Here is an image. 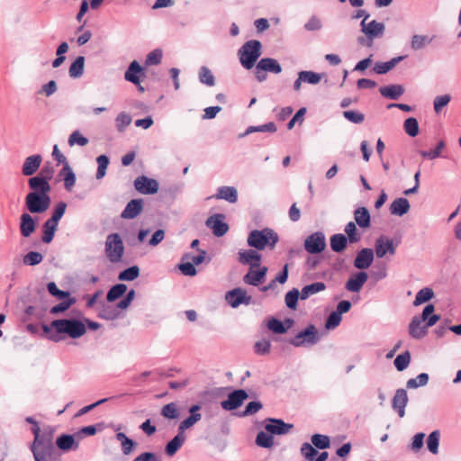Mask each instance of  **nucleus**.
I'll return each instance as SVG.
<instances>
[{
	"label": "nucleus",
	"instance_id": "79ce46f5",
	"mask_svg": "<svg viewBox=\"0 0 461 461\" xmlns=\"http://www.w3.org/2000/svg\"><path fill=\"white\" fill-rule=\"evenodd\" d=\"M127 291V285L124 284H117L111 287L106 295V300L110 303L122 297Z\"/></svg>",
	"mask_w": 461,
	"mask_h": 461
},
{
	"label": "nucleus",
	"instance_id": "412c9836",
	"mask_svg": "<svg viewBox=\"0 0 461 461\" xmlns=\"http://www.w3.org/2000/svg\"><path fill=\"white\" fill-rule=\"evenodd\" d=\"M42 157L39 154L29 156L25 158L22 173L25 176H31L35 174L41 167Z\"/></svg>",
	"mask_w": 461,
	"mask_h": 461
},
{
	"label": "nucleus",
	"instance_id": "a878e982",
	"mask_svg": "<svg viewBox=\"0 0 461 461\" xmlns=\"http://www.w3.org/2000/svg\"><path fill=\"white\" fill-rule=\"evenodd\" d=\"M201 409L200 405H193L189 409L190 416L185 419L179 425L178 430L185 433V430L194 426L196 422H198L202 415L198 412V411Z\"/></svg>",
	"mask_w": 461,
	"mask_h": 461
},
{
	"label": "nucleus",
	"instance_id": "052dcab7",
	"mask_svg": "<svg viewBox=\"0 0 461 461\" xmlns=\"http://www.w3.org/2000/svg\"><path fill=\"white\" fill-rule=\"evenodd\" d=\"M66 300L62 301L59 304L53 306L50 312L51 314H59L61 312H66L71 305H73L76 303V299L72 297L65 298Z\"/></svg>",
	"mask_w": 461,
	"mask_h": 461
},
{
	"label": "nucleus",
	"instance_id": "603ef678",
	"mask_svg": "<svg viewBox=\"0 0 461 461\" xmlns=\"http://www.w3.org/2000/svg\"><path fill=\"white\" fill-rule=\"evenodd\" d=\"M347 239L350 243H356L360 240L361 233L357 230L355 222L349 221L345 227Z\"/></svg>",
	"mask_w": 461,
	"mask_h": 461
},
{
	"label": "nucleus",
	"instance_id": "a211bd4d",
	"mask_svg": "<svg viewBox=\"0 0 461 461\" xmlns=\"http://www.w3.org/2000/svg\"><path fill=\"white\" fill-rule=\"evenodd\" d=\"M374 255L372 249H362L354 259V267L359 270L368 268L374 261Z\"/></svg>",
	"mask_w": 461,
	"mask_h": 461
},
{
	"label": "nucleus",
	"instance_id": "dca6fc26",
	"mask_svg": "<svg viewBox=\"0 0 461 461\" xmlns=\"http://www.w3.org/2000/svg\"><path fill=\"white\" fill-rule=\"evenodd\" d=\"M368 279L367 273L364 271L357 272L349 276L345 284L347 291L351 293H358Z\"/></svg>",
	"mask_w": 461,
	"mask_h": 461
},
{
	"label": "nucleus",
	"instance_id": "774afa93",
	"mask_svg": "<svg viewBox=\"0 0 461 461\" xmlns=\"http://www.w3.org/2000/svg\"><path fill=\"white\" fill-rule=\"evenodd\" d=\"M343 116L348 121H349L353 123H356V124H359V123L363 122L365 120V115L358 111H353V110L344 111Z\"/></svg>",
	"mask_w": 461,
	"mask_h": 461
},
{
	"label": "nucleus",
	"instance_id": "58836bf2",
	"mask_svg": "<svg viewBox=\"0 0 461 461\" xmlns=\"http://www.w3.org/2000/svg\"><path fill=\"white\" fill-rule=\"evenodd\" d=\"M116 439L121 442L122 451L125 456L130 455L136 446V443L123 432H117Z\"/></svg>",
	"mask_w": 461,
	"mask_h": 461
},
{
	"label": "nucleus",
	"instance_id": "6ab92c4d",
	"mask_svg": "<svg viewBox=\"0 0 461 461\" xmlns=\"http://www.w3.org/2000/svg\"><path fill=\"white\" fill-rule=\"evenodd\" d=\"M268 423L265 425L266 431L272 435H285L287 434L293 428L292 424L285 423L279 419H268Z\"/></svg>",
	"mask_w": 461,
	"mask_h": 461
},
{
	"label": "nucleus",
	"instance_id": "2f4dec72",
	"mask_svg": "<svg viewBox=\"0 0 461 461\" xmlns=\"http://www.w3.org/2000/svg\"><path fill=\"white\" fill-rule=\"evenodd\" d=\"M185 441V433L178 430V433L176 436H175L166 446V453L172 456H174L177 450L182 447V445Z\"/></svg>",
	"mask_w": 461,
	"mask_h": 461
},
{
	"label": "nucleus",
	"instance_id": "4468645a",
	"mask_svg": "<svg viewBox=\"0 0 461 461\" xmlns=\"http://www.w3.org/2000/svg\"><path fill=\"white\" fill-rule=\"evenodd\" d=\"M134 187L140 194H154L158 191V183L155 179L140 176L134 180Z\"/></svg>",
	"mask_w": 461,
	"mask_h": 461
},
{
	"label": "nucleus",
	"instance_id": "5701e85b",
	"mask_svg": "<svg viewBox=\"0 0 461 461\" xmlns=\"http://www.w3.org/2000/svg\"><path fill=\"white\" fill-rule=\"evenodd\" d=\"M36 230V222L30 213H23L20 217V231L23 238H29Z\"/></svg>",
	"mask_w": 461,
	"mask_h": 461
},
{
	"label": "nucleus",
	"instance_id": "4be33fe9",
	"mask_svg": "<svg viewBox=\"0 0 461 461\" xmlns=\"http://www.w3.org/2000/svg\"><path fill=\"white\" fill-rule=\"evenodd\" d=\"M143 210L142 199H132L125 206L121 213L122 219L131 220L136 218Z\"/></svg>",
	"mask_w": 461,
	"mask_h": 461
},
{
	"label": "nucleus",
	"instance_id": "a19ab883",
	"mask_svg": "<svg viewBox=\"0 0 461 461\" xmlns=\"http://www.w3.org/2000/svg\"><path fill=\"white\" fill-rule=\"evenodd\" d=\"M433 41V37L427 35L414 34L411 40V48L413 50H420L429 45Z\"/></svg>",
	"mask_w": 461,
	"mask_h": 461
},
{
	"label": "nucleus",
	"instance_id": "4c0bfd02",
	"mask_svg": "<svg viewBox=\"0 0 461 461\" xmlns=\"http://www.w3.org/2000/svg\"><path fill=\"white\" fill-rule=\"evenodd\" d=\"M84 67L85 58L83 56H78L69 67V77L72 78L80 77L84 73Z\"/></svg>",
	"mask_w": 461,
	"mask_h": 461
},
{
	"label": "nucleus",
	"instance_id": "864d4df0",
	"mask_svg": "<svg viewBox=\"0 0 461 461\" xmlns=\"http://www.w3.org/2000/svg\"><path fill=\"white\" fill-rule=\"evenodd\" d=\"M312 445L320 449L330 447V439L328 436L322 434H314L311 438Z\"/></svg>",
	"mask_w": 461,
	"mask_h": 461
},
{
	"label": "nucleus",
	"instance_id": "f3484780",
	"mask_svg": "<svg viewBox=\"0 0 461 461\" xmlns=\"http://www.w3.org/2000/svg\"><path fill=\"white\" fill-rule=\"evenodd\" d=\"M253 268L250 267L249 272L243 276V282L246 285L258 286L264 282L268 269L267 267H260L258 270Z\"/></svg>",
	"mask_w": 461,
	"mask_h": 461
},
{
	"label": "nucleus",
	"instance_id": "13d9d810",
	"mask_svg": "<svg viewBox=\"0 0 461 461\" xmlns=\"http://www.w3.org/2000/svg\"><path fill=\"white\" fill-rule=\"evenodd\" d=\"M300 297V292L296 288H293L285 296V302L289 309L295 310L297 302Z\"/></svg>",
	"mask_w": 461,
	"mask_h": 461
},
{
	"label": "nucleus",
	"instance_id": "0eeeda50",
	"mask_svg": "<svg viewBox=\"0 0 461 461\" xmlns=\"http://www.w3.org/2000/svg\"><path fill=\"white\" fill-rule=\"evenodd\" d=\"M125 252V247L122 237L118 233L107 235L104 241V253L107 259L117 264L122 262Z\"/></svg>",
	"mask_w": 461,
	"mask_h": 461
},
{
	"label": "nucleus",
	"instance_id": "69168bd1",
	"mask_svg": "<svg viewBox=\"0 0 461 461\" xmlns=\"http://www.w3.org/2000/svg\"><path fill=\"white\" fill-rule=\"evenodd\" d=\"M301 454L306 460L313 461L318 451L314 448L313 445L305 442L301 447Z\"/></svg>",
	"mask_w": 461,
	"mask_h": 461
},
{
	"label": "nucleus",
	"instance_id": "4d7b16f0",
	"mask_svg": "<svg viewBox=\"0 0 461 461\" xmlns=\"http://www.w3.org/2000/svg\"><path fill=\"white\" fill-rule=\"evenodd\" d=\"M89 142L88 139L83 136L79 131H74L68 137V143L70 147L79 145L84 147Z\"/></svg>",
	"mask_w": 461,
	"mask_h": 461
},
{
	"label": "nucleus",
	"instance_id": "bb28decb",
	"mask_svg": "<svg viewBox=\"0 0 461 461\" xmlns=\"http://www.w3.org/2000/svg\"><path fill=\"white\" fill-rule=\"evenodd\" d=\"M257 68L264 69L265 72L279 74L282 72V67L279 62L272 58H263L257 64Z\"/></svg>",
	"mask_w": 461,
	"mask_h": 461
},
{
	"label": "nucleus",
	"instance_id": "1a4fd4ad",
	"mask_svg": "<svg viewBox=\"0 0 461 461\" xmlns=\"http://www.w3.org/2000/svg\"><path fill=\"white\" fill-rule=\"evenodd\" d=\"M320 340L319 331L317 328L311 324L304 330L299 331L289 343L296 348L313 346Z\"/></svg>",
	"mask_w": 461,
	"mask_h": 461
},
{
	"label": "nucleus",
	"instance_id": "b1692460",
	"mask_svg": "<svg viewBox=\"0 0 461 461\" xmlns=\"http://www.w3.org/2000/svg\"><path fill=\"white\" fill-rule=\"evenodd\" d=\"M260 260L261 255L258 254L256 250L248 249L240 250L239 252V261L243 265L250 264V267H259Z\"/></svg>",
	"mask_w": 461,
	"mask_h": 461
},
{
	"label": "nucleus",
	"instance_id": "5fc2aeb1",
	"mask_svg": "<svg viewBox=\"0 0 461 461\" xmlns=\"http://www.w3.org/2000/svg\"><path fill=\"white\" fill-rule=\"evenodd\" d=\"M428 382L429 375L426 373H421L417 377L409 379L406 383V386L409 389H415L420 386L426 385Z\"/></svg>",
	"mask_w": 461,
	"mask_h": 461
},
{
	"label": "nucleus",
	"instance_id": "7c9ffc66",
	"mask_svg": "<svg viewBox=\"0 0 461 461\" xmlns=\"http://www.w3.org/2000/svg\"><path fill=\"white\" fill-rule=\"evenodd\" d=\"M57 447L63 451H69L71 449H77L78 443L75 441L72 435L63 434L57 438Z\"/></svg>",
	"mask_w": 461,
	"mask_h": 461
},
{
	"label": "nucleus",
	"instance_id": "a18cd8bd",
	"mask_svg": "<svg viewBox=\"0 0 461 461\" xmlns=\"http://www.w3.org/2000/svg\"><path fill=\"white\" fill-rule=\"evenodd\" d=\"M286 322L289 323L288 327H285L281 321L276 318H272L267 321V328L276 334H285L292 324L293 321L287 320Z\"/></svg>",
	"mask_w": 461,
	"mask_h": 461
},
{
	"label": "nucleus",
	"instance_id": "c03bdc74",
	"mask_svg": "<svg viewBox=\"0 0 461 461\" xmlns=\"http://www.w3.org/2000/svg\"><path fill=\"white\" fill-rule=\"evenodd\" d=\"M439 438V430L432 431L427 438V447L433 455H437L438 453Z\"/></svg>",
	"mask_w": 461,
	"mask_h": 461
},
{
	"label": "nucleus",
	"instance_id": "423d86ee",
	"mask_svg": "<svg viewBox=\"0 0 461 461\" xmlns=\"http://www.w3.org/2000/svg\"><path fill=\"white\" fill-rule=\"evenodd\" d=\"M261 42L258 40L246 41L238 51L240 62L246 69H251L261 55Z\"/></svg>",
	"mask_w": 461,
	"mask_h": 461
},
{
	"label": "nucleus",
	"instance_id": "f03ea898",
	"mask_svg": "<svg viewBox=\"0 0 461 461\" xmlns=\"http://www.w3.org/2000/svg\"><path fill=\"white\" fill-rule=\"evenodd\" d=\"M435 307L427 304L421 315H415L409 323V335L415 339H421L428 334V329L434 326L440 319L438 314H433Z\"/></svg>",
	"mask_w": 461,
	"mask_h": 461
},
{
	"label": "nucleus",
	"instance_id": "e433bc0d",
	"mask_svg": "<svg viewBox=\"0 0 461 461\" xmlns=\"http://www.w3.org/2000/svg\"><path fill=\"white\" fill-rule=\"evenodd\" d=\"M60 176L63 177L65 188L70 191L75 185L76 175L68 163H66V167L61 169Z\"/></svg>",
	"mask_w": 461,
	"mask_h": 461
},
{
	"label": "nucleus",
	"instance_id": "c85d7f7f",
	"mask_svg": "<svg viewBox=\"0 0 461 461\" xmlns=\"http://www.w3.org/2000/svg\"><path fill=\"white\" fill-rule=\"evenodd\" d=\"M379 91L384 97L392 100H397L401 95H403L404 88L401 85H389L382 86Z\"/></svg>",
	"mask_w": 461,
	"mask_h": 461
},
{
	"label": "nucleus",
	"instance_id": "f257e3e1",
	"mask_svg": "<svg viewBox=\"0 0 461 461\" xmlns=\"http://www.w3.org/2000/svg\"><path fill=\"white\" fill-rule=\"evenodd\" d=\"M51 176L46 174L45 169H42L38 176L29 178L28 185L32 192L25 196V206L30 213H43L50 208L51 187L49 180Z\"/></svg>",
	"mask_w": 461,
	"mask_h": 461
},
{
	"label": "nucleus",
	"instance_id": "9b49d317",
	"mask_svg": "<svg viewBox=\"0 0 461 461\" xmlns=\"http://www.w3.org/2000/svg\"><path fill=\"white\" fill-rule=\"evenodd\" d=\"M396 249L393 240L386 236H380L375 241V250L377 258H383L386 255L393 256Z\"/></svg>",
	"mask_w": 461,
	"mask_h": 461
},
{
	"label": "nucleus",
	"instance_id": "20e7f679",
	"mask_svg": "<svg viewBox=\"0 0 461 461\" xmlns=\"http://www.w3.org/2000/svg\"><path fill=\"white\" fill-rule=\"evenodd\" d=\"M279 240L278 234L270 228L254 230L249 233L247 243L249 247L258 250L269 249L273 250Z\"/></svg>",
	"mask_w": 461,
	"mask_h": 461
},
{
	"label": "nucleus",
	"instance_id": "bf43d9fd",
	"mask_svg": "<svg viewBox=\"0 0 461 461\" xmlns=\"http://www.w3.org/2000/svg\"><path fill=\"white\" fill-rule=\"evenodd\" d=\"M300 79L303 80V83L311 85H317L321 79V75L313 71H301Z\"/></svg>",
	"mask_w": 461,
	"mask_h": 461
},
{
	"label": "nucleus",
	"instance_id": "09e8293b",
	"mask_svg": "<svg viewBox=\"0 0 461 461\" xmlns=\"http://www.w3.org/2000/svg\"><path fill=\"white\" fill-rule=\"evenodd\" d=\"M131 116L125 113H120L115 118V126L118 131L123 132L125 129L131 123Z\"/></svg>",
	"mask_w": 461,
	"mask_h": 461
},
{
	"label": "nucleus",
	"instance_id": "9d476101",
	"mask_svg": "<svg viewBox=\"0 0 461 461\" xmlns=\"http://www.w3.org/2000/svg\"><path fill=\"white\" fill-rule=\"evenodd\" d=\"M304 249L310 254L321 253L326 248L325 235L321 231H316L304 240Z\"/></svg>",
	"mask_w": 461,
	"mask_h": 461
},
{
	"label": "nucleus",
	"instance_id": "f8f14e48",
	"mask_svg": "<svg viewBox=\"0 0 461 461\" xmlns=\"http://www.w3.org/2000/svg\"><path fill=\"white\" fill-rule=\"evenodd\" d=\"M225 299L232 308H237L240 304L249 305L252 300L251 296L248 295L247 292L240 287L229 291L225 295Z\"/></svg>",
	"mask_w": 461,
	"mask_h": 461
},
{
	"label": "nucleus",
	"instance_id": "ea45409f",
	"mask_svg": "<svg viewBox=\"0 0 461 461\" xmlns=\"http://www.w3.org/2000/svg\"><path fill=\"white\" fill-rule=\"evenodd\" d=\"M57 228L58 223L52 221L50 219L43 223L42 241L44 243H50L53 240Z\"/></svg>",
	"mask_w": 461,
	"mask_h": 461
},
{
	"label": "nucleus",
	"instance_id": "6e6552de",
	"mask_svg": "<svg viewBox=\"0 0 461 461\" xmlns=\"http://www.w3.org/2000/svg\"><path fill=\"white\" fill-rule=\"evenodd\" d=\"M32 432L34 435V439L31 445V449H56L53 445V429L50 427H46L41 429L39 424H35V426L32 428Z\"/></svg>",
	"mask_w": 461,
	"mask_h": 461
},
{
	"label": "nucleus",
	"instance_id": "473e14b6",
	"mask_svg": "<svg viewBox=\"0 0 461 461\" xmlns=\"http://www.w3.org/2000/svg\"><path fill=\"white\" fill-rule=\"evenodd\" d=\"M326 285L322 282H315L311 285H305L300 292V298L301 300H306L311 295L324 291Z\"/></svg>",
	"mask_w": 461,
	"mask_h": 461
},
{
	"label": "nucleus",
	"instance_id": "3c124183",
	"mask_svg": "<svg viewBox=\"0 0 461 461\" xmlns=\"http://www.w3.org/2000/svg\"><path fill=\"white\" fill-rule=\"evenodd\" d=\"M140 276V268L138 266H132L125 270L122 271L119 276L118 279L121 281H133Z\"/></svg>",
	"mask_w": 461,
	"mask_h": 461
},
{
	"label": "nucleus",
	"instance_id": "393cba45",
	"mask_svg": "<svg viewBox=\"0 0 461 461\" xmlns=\"http://www.w3.org/2000/svg\"><path fill=\"white\" fill-rule=\"evenodd\" d=\"M35 461H60L56 449L36 448L31 449Z\"/></svg>",
	"mask_w": 461,
	"mask_h": 461
},
{
	"label": "nucleus",
	"instance_id": "2eb2a0df",
	"mask_svg": "<svg viewBox=\"0 0 461 461\" xmlns=\"http://www.w3.org/2000/svg\"><path fill=\"white\" fill-rule=\"evenodd\" d=\"M248 398L244 390H236L228 395L227 400L221 402V407L226 411H232L239 408Z\"/></svg>",
	"mask_w": 461,
	"mask_h": 461
},
{
	"label": "nucleus",
	"instance_id": "39448f33",
	"mask_svg": "<svg viewBox=\"0 0 461 461\" xmlns=\"http://www.w3.org/2000/svg\"><path fill=\"white\" fill-rule=\"evenodd\" d=\"M360 28L364 36L358 37L357 42L362 46L367 47H372L374 41L377 38H381L385 31L384 23L375 20L361 21Z\"/></svg>",
	"mask_w": 461,
	"mask_h": 461
},
{
	"label": "nucleus",
	"instance_id": "8fccbe9b",
	"mask_svg": "<svg viewBox=\"0 0 461 461\" xmlns=\"http://www.w3.org/2000/svg\"><path fill=\"white\" fill-rule=\"evenodd\" d=\"M411 363V353L406 350L405 352L398 355L394 361V366L398 371H403L405 370Z\"/></svg>",
	"mask_w": 461,
	"mask_h": 461
},
{
	"label": "nucleus",
	"instance_id": "aec40b11",
	"mask_svg": "<svg viewBox=\"0 0 461 461\" xmlns=\"http://www.w3.org/2000/svg\"><path fill=\"white\" fill-rule=\"evenodd\" d=\"M408 403V395L405 389H397L393 398L392 407L398 412L399 417L405 415V407Z\"/></svg>",
	"mask_w": 461,
	"mask_h": 461
},
{
	"label": "nucleus",
	"instance_id": "c9c22d12",
	"mask_svg": "<svg viewBox=\"0 0 461 461\" xmlns=\"http://www.w3.org/2000/svg\"><path fill=\"white\" fill-rule=\"evenodd\" d=\"M348 241L344 234H334L330 239V248L334 252H341L347 248Z\"/></svg>",
	"mask_w": 461,
	"mask_h": 461
},
{
	"label": "nucleus",
	"instance_id": "72a5a7b5",
	"mask_svg": "<svg viewBox=\"0 0 461 461\" xmlns=\"http://www.w3.org/2000/svg\"><path fill=\"white\" fill-rule=\"evenodd\" d=\"M354 219L360 228L370 226V213L366 207H359L354 212Z\"/></svg>",
	"mask_w": 461,
	"mask_h": 461
},
{
	"label": "nucleus",
	"instance_id": "37998d69",
	"mask_svg": "<svg viewBox=\"0 0 461 461\" xmlns=\"http://www.w3.org/2000/svg\"><path fill=\"white\" fill-rule=\"evenodd\" d=\"M433 297H434L433 290L429 287H424L417 293L416 297L413 301V305L419 306V305L429 301Z\"/></svg>",
	"mask_w": 461,
	"mask_h": 461
},
{
	"label": "nucleus",
	"instance_id": "0e129e2a",
	"mask_svg": "<svg viewBox=\"0 0 461 461\" xmlns=\"http://www.w3.org/2000/svg\"><path fill=\"white\" fill-rule=\"evenodd\" d=\"M161 415L167 419H176L179 416L177 406L175 402H170L162 407Z\"/></svg>",
	"mask_w": 461,
	"mask_h": 461
},
{
	"label": "nucleus",
	"instance_id": "680f3d73",
	"mask_svg": "<svg viewBox=\"0 0 461 461\" xmlns=\"http://www.w3.org/2000/svg\"><path fill=\"white\" fill-rule=\"evenodd\" d=\"M42 260V254L37 251H31L27 253L23 258V264L27 266H36L40 264Z\"/></svg>",
	"mask_w": 461,
	"mask_h": 461
},
{
	"label": "nucleus",
	"instance_id": "f704fd0d",
	"mask_svg": "<svg viewBox=\"0 0 461 461\" xmlns=\"http://www.w3.org/2000/svg\"><path fill=\"white\" fill-rule=\"evenodd\" d=\"M141 71H142L141 66L139 64L138 61L133 60L130 64L127 71L125 72L124 78L129 82H131L135 85H139L140 79H139V77L137 76V74L140 73Z\"/></svg>",
	"mask_w": 461,
	"mask_h": 461
},
{
	"label": "nucleus",
	"instance_id": "ddd939ff",
	"mask_svg": "<svg viewBox=\"0 0 461 461\" xmlns=\"http://www.w3.org/2000/svg\"><path fill=\"white\" fill-rule=\"evenodd\" d=\"M223 220V214L216 213L206 220L205 225L212 230L214 236L221 237L229 230V226Z\"/></svg>",
	"mask_w": 461,
	"mask_h": 461
},
{
	"label": "nucleus",
	"instance_id": "338daca9",
	"mask_svg": "<svg viewBox=\"0 0 461 461\" xmlns=\"http://www.w3.org/2000/svg\"><path fill=\"white\" fill-rule=\"evenodd\" d=\"M162 59V50L159 49H156L152 51H150L145 60L146 66H153V65H158L161 62Z\"/></svg>",
	"mask_w": 461,
	"mask_h": 461
},
{
	"label": "nucleus",
	"instance_id": "6e6d98bb",
	"mask_svg": "<svg viewBox=\"0 0 461 461\" xmlns=\"http://www.w3.org/2000/svg\"><path fill=\"white\" fill-rule=\"evenodd\" d=\"M403 128L405 132L411 136L415 137L419 133V122L416 118L410 117L404 121Z\"/></svg>",
	"mask_w": 461,
	"mask_h": 461
},
{
	"label": "nucleus",
	"instance_id": "49530a36",
	"mask_svg": "<svg viewBox=\"0 0 461 461\" xmlns=\"http://www.w3.org/2000/svg\"><path fill=\"white\" fill-rule=\"evenodd\" d=\"M256 444L260 447L269 448L274 445L273 435L269 432L260 431L256 438Z\"/></svg>",
	"mask_w": 461,
	"mask_h": 461
},
{
	"label": "nucleus",
	"instance_id": "de8ad7c7",
	"mask_svg": "<svg viewBox=\"0 0 461 461\" xmlns=\"http://www.w3.org/2000/svg\"><path fill=\"white\" fill-rule=\"evenodd\" d=\"M199 80L202 84L208 86H213L215 85V78L212 72L207 67H201L199 69Z\"/></svg>",
	"mask_w": 461,
	"mask_h": 461
},
{
	"label": "nucleus",
	"instance_id": "7ed1b4c3",
	"mask_svg": "<svg viewBox=\"0 0 461 461\" xmlns=\"http://www.w3.org/2000/svg\"><path fill=\"white\" fill-rule=\"evenodd\" d=\"M42 330L46 333L55 330L58 334H66L76 339L86 333V325L83 320L76 318L59 319L52 321L50 325H43Z\"/></svg>",
	"mask_w": 461,
	"mask_h": 461
},
{
	"label": "nucleus",
	"instance_id": "c756f323",
	"mask_svg": "<svg viewBox=\"0 0 461 461\" xmlns=\"http://www.w3.org/2000/svg\"><path fill=\"white\" fill-rule=\"evenodd\" d=\"M215 197L234 203L238 200V191L233 186H221L218 188Z\"/></svg>",
	"mask_w": 461,
	"mask_h": 461
},
{
	"label": "nucleus",
	"instance_id": "e2e57ef3",
	"mask_svg": "<svg viewBox=\"0 0 461 461\" xmlns=\"http://www.w3.org/2000/svg\"><path fill=\"white\" fill-rule=\"evenodd\" d=\"M98 167L96 172V178L101 179L106 174V169L109 165V158L106 155H100L96 158Z\"/></svg>",
	"mask_w": 461,
	"mask_h": 461
},
{
	"label": "nucleus",
	"instance_id": "cd10ccee",
	"mask_svg": "<svg viewBox=\"0 0 461 461\" xmlns=\"http://www.w3.org/2000/svg\"><path fill=\"white\" fill-rule=\"evenodd\" d=\"M410 203L406 198H397L390 205V212L393 215L402 216L410 210Z\"/></svg>",
	"mask_w": 461,
	"mask_h": 461
}]
</instances>
